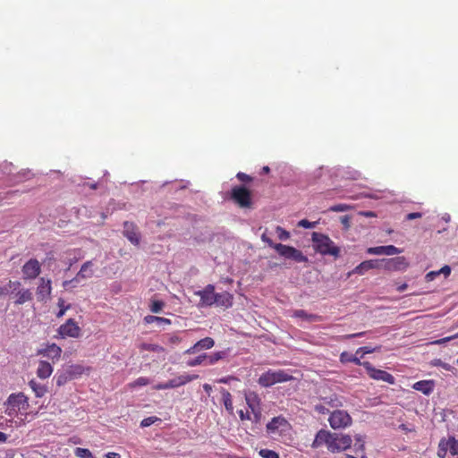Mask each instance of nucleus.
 I'll use <instances>...</instances> for the list:
<instances>
[{
    "instance_id": "f257e3e1",
    "label": "nucleus",
    "mask_w": 458,
    "mask_h": 458,
    "mask_svg": "<svg viewBox=\"0 0 458 458\" xmlns=\"http://www.w3.org/2000/svg\"><path fill=\"white\" fill-rule=\"evenodd\" d=\"M4 405V413L11 418H17L19 415L27 417L28 415L29 398L22 392L11 394Z\"/></svg>"
},
{
    "instance_id": "f03ea898",
    "label": "nucleus",
    "mask_w": 458,
    "mask_h": 458,
    "mask_svg": "<svg viewBox=\"0 0 458 458\" xmlns=\"http://www.w3.org/2000/svg\"><path fill=\"white\" fill-rule=\"evenodd\" d=\"M311 240L313 242V249L316 252L323 256H332L335 259L340 257V248L335 244L328 235L313 232L311 234Z\"/></svg>"
},
{
    "instance_id": "7ed1b4c3",
    "label": "nucleus",
    "mask_w": 458,
    "mask_h": 458,
    "mask_svg": "<svg viewBox=\"0 0 458 458\" xmlns=\"http://www.w3.org/2000/svg\"><path fill=\"white\" fill-rule=\"evenodd\" d=\"M293 377L284 369H268L260 375L258 383L262 387H269L277 383L291 381Z\"/></svg>"
},
{
    "instance_id": "20e7f679",
    "label": "nucleus",
    "mask_w": 458,
    "mask_h": 458,
    "mask_svg": "<svg viewBox=\"0 0 458 458\" xmlns=\"http://www.w3.org/2000/svg\"><path fill=\"white\" fill-rule=\"evenodd\" d=\"M292 429L291 424L283 416L274 417L267 424V432L274 438L285 437L290 435Z\"/></svg>"
},
{
    "instance_id": "39448f33",
    "label": "nucleus",
    "mask_w": 458,
    "mask_h": 458,
    "mask_svg": "<svg viewBox=\"0 0 458 458\" xmlns=\"http://www.w3.org/2000/svg\"><path fill=\"white\" fill-rule=\"evenodd\" d=\"M9 288L12 290L11 294L14 299L15 305H22L25 302L30 301L33 294L30 289L21 288L20 281H9Z\"/></svg>"
},
{
    "instance_id": "423d86ee",
    "label": "nucleus",
    "mask_w": 458,
    "mask_h": 458,
    "mask_svg": "<svg viewBox=\"0 0 458 458\" xmlns=\"http://www.w3.org/2000/svg\"><path fill=\"white\" fill-rule=\"evenodd\" d=\"M231 199L241 208L251 207V192L244 186H235L231 191Z\"/></svg>"
},
{
    "instance_id": "0eeeda50",
    "label": "nucleus",
    "mask_w": 458,
    "mask_h": 458,
    "mask_svg": "<svg viewBox=\"0 0 458 458\" xmlns=\"http://www.w3.org/2000/svg\"><path fill=\"white\" fill-rule=\"evenodd\" d=\"M352 439L349 435L333 433L329 443L328 451L340 453L351 447Z\"/></svg>"
},
{
    "instance_id": "6e6552de",
    "label": "nucleus",
    "mask_w": 458,
    "mask_h": 458,
    "mask_svg": "<svg viewBox=\"0 0 458 458\" xmlns=\"http://www.w3.org/2000/svg\"><path fill=\"white\" fill-rule=\"evenodd\" d=\"M60 338H79L81 335V329L73 318H69L57 329Z\"/></svg>"
},
{
    "instance_id": "1a4fd4ad",
    "label": "nucleus",
    "mask_w": 458,
    "mask_h": 458,
    "mask_svg": "<svg viewBox=\"0 0 458 458\" xmlns=\"http://www.w3.org/2000/svg\"><path fill=\"white\" fill-rule=\"evenodd\" d=\"M447 452L453 456L458 455V440L454 437H443L438 443L437 456L439 458H445Z\"/></svg>"
},
{
    "instance_id": "9d476101",
    "label": "nucleus",
    "mask_w": 458,
    "mask_h": 458,
    "mask_svg": "<svg viewBox=\"0 0 458 458\" xmlns=\"http://www.w3.org/2000/svg\"><path fill=\"white\" fill-rule=\"evenodd\" d=\"M362 366L365 368L368 375L372 379L383 381L390 385H394L395 383L394 377L392 374L388 373L387 371L376 369L370 362L364 361Z\"/></svg>"
},
{
    "instance_id": "9b49d317",
    "label": "nucleus",
    "mask_w": 458,
    "mask_h": 458,
    "mask_svg": "<svg viewBox=\"0 0 458 458\" xmlns=\"http://www.w3.org/2000/svg\"><path fill=\"white\" fill-rule=\"evenodd\" d=\"M330 426L334 428H346L352 424V417L343 410L334 411L328 419Z\"/></svg>"
},
{
    "instance_id": "f8f14e48",
    "label": "nucleus",
    "mask_w": 458,
    "mask_h": 458,
    "mask_svg": "<svg viewBox=\"0 0 458 458\" xmlns=\"http://www.w3.org/2000/svg\"><path fill=\"white\" fill-rule=\"evenodd\" d=\"M380 262V267L382 266L384 269L388 271H403L409 266V262L403 256H399L391 259H381Z\"/></svg>"
},
{
    "instance_id": "ddd939ff",
    "label": "nucleus",
    "mask_w": 458,
    "mask_h": 458,
    "mask_svg": "<svg viewBox=\"0 0 458 458\" xmlns=\"http://www.w3.org/2000/svg\"><path fill=\"white\" fill-rule=\"evenodd\" d=\"M195 294L200 298L199 307H210L215 304L216 292L213 284L206 285L202 290L195 292Z\"/></svg>"
},
{
    "instance_id": "4468645a",
    "label": "nucleus",
    "mask_w": 458,
    "mask_h": 458,
    "mask_svg": "<svg viewBox=\"0 0 458 458\" xmlns=\"http://www.w3.org/2000/svg\"><path fill=\"white\" fill-rule=\"evenodd\" d=\"M21 272L24 280L35 279L41 273V265L38 259H30L22 266Z\"/></svg>"
},
{
    "instance_id": "2eb2a0df",
    "label": "nucleus",
    "mask_w": 458,
    "mask_h": 458,
    "mask_svg": "<svg viewBox=\"0 0 458 458\" xmlns=\"http://www.w3.org/2000/svg\"><path fill=\"white\" fill-rule=\"evenodd\" d=\"M93 263L92 261H86L81 267L80 271L77 273L76 276L72 280H65L63 283L64 287H67L69 284H73L75 282H79L81 279H88L92 277L93 271Z\"/></svg>"
},
{
    "instance_id": "dca6fc26",
    "label": "nucleus",
    "mask_w": 458,
    "mask_h": 458,
    "mask_svg": "<svg viewBox=\"0 0 458 458\" xmlns=\"http://www.w3.org/2000/svg\"><path fill=\"white\" fill-rule=\"evenodd\" d=\"M243 395L250 414L262 411L261 399L258 393L248 390L244 391Z\"/></svg>"
},
{
    "instance_id": "f3484780",
    "label": "nucleus",
    "mask_w": 458,
    "mask_h": 458,
    "mask_svg": "<svg viewBox=\"0 0 458 458\" xmlns=\"http://www.w3.org/2000/svg\"><path fill=\"white\" fill-rule=\"evenodd\" d=\"M51 280L41 277L39 279V284L37 287L36 294L38 301L46 302L51 295L52 286Z\"/></svg>"
},
{
    "instance_id": "a211bd4d",
    "label": "nucleus",
    "mask_w": 458,
    "mask_h": 458,
    "mask_svg": "<svg viewBox=\"0 0 458 458\" xmlns=\"http://www.w3.org/2000/svg\"><path fill=\"white\" fill-rule=\"evenodd\" d=\"M37 354L47 357L55 363L61 358L62 348L56 344H49L45 348L38 350Z\"/></svg>"
},
{
    "instance_id": "6ab92c4d",
    "label": "nucleus",
    "mask_w": 458,
    "mask_h": 458,
    "mask_svg": "<svg viewBox=\"0 0 458 458\" xmlns=\"http://www.w3.org/2000/svg\"><path fill=\"white\" fill-rule=\"evenodd\" d=\"M333 433L329 430L320 429L315 436V438L311 444V447L313 449H318L323 445H325L327 449L329 446L330 440L332 438Z\"/></svg>"
},
{
    "instance_id": "aec40b11",
    "label": "nucleus",
    "mask_w": 458,
    "mask_h": 458,
    "mask_svg": "<svg viewBox=\"0 0 458 458\" xmlns=\"http://www.w3.org/2000/svg\"><path fill=\"white\" fill-rule=\"evenodd\" d=\"M403 250L394 245L369 247L367 250V253L370 255H386L393 256L402 253Z\"/></svg>"
},
{
    "instance_id": "412c9836",
    "label": "nucleus",
    "mask_w": 458,
    "mask_h": 458,
    "mask_svg": "<svg viewBox=\"0 0 458 458\" xmlns=\"http://www.w3.org/2000/svg\"><path fill=\"white\" fill-rule=\"evenodd\" d=\"M123 235L133 244L137 245L140 242V234L137 231L136 225L131 222H124L123 224Z\"/></svg>"
},
{
    "instance_id": "4be33fe9",
    "label": "nucleus",
    "mask_w": 458,
    "mask_h": 458,
    "mask_svg": "<svg viewBox=\"0 0 458 458\" xmlns=\"http://www.w3.org/2000/svg\"><path fill=\"white\" fill-rule=\"evenodd\" d=\"M215 304L225 309L231 308L233 302V295L228 292L216 293Z\"/></svg>"
},
{
    "instance_id": "5701e85b",
    "label": "nucleus",
    "mask_w": 458,
    "mask_h": 458,
    "mask_svg": "<svg viewBox=\"0 0 458 458\" xmlns=\"http://www.w3.org/2000/svg\"><path fill=\"white\" fill-rule=\"evenodd\" d=\"M215 344V341L211 337H205L198 341L193 346L185 351L186 354H192L199 352L200 350L211 349Z\"/></svg>"
},
{
    "instance_id": "b1692460",
    "label": "nucleus",
    "mask_w": 458,
    "mask_h": 458,
    "mask_svg": "<svg viewBox=\"0 0 458 458\" xmlns=\"http://www.w3.org/2000/svg\"><path fill=\"white\" fill-rule=\"evenodd\" d=\"M379 267H380V264H379L378 260L369 259V260L363 261L360 264H359L357 267H355L353 268V270L350 273V275H352V274L364 275L369 270L379 268Z\"/></svg>"
},
{
    "instance_id": "393cba45",
    "label": "nucleus",
    "mask_w": 458,
    "mask_h": 458,
    "mask_svg": "<svg viewBox=\"0 0 458 458\" xmlns=\"http://www.w3.org/2000/svg\"><path fill=\"white\" fill-rule=\"evenodd\" d=\"M198 377H199L198 375H188V374L180 375L174 378L168 380V386H170V388H176V387L182 386Z\"/></svg>"
},
{
    "instance_id": "a878e982",
    "label": "nucleus",
    "mask_w": 458,
    "mask_h": 458,
    "mask_svg": "<svg viewBox=\"0 0 458 458\" xmlns=\"http://www.w3.org/2000/svg\"><path fill=\"white\" fill-rule=\"evenodd\" d=\"M53 366L47 360H40L36 374L41 379L48 378L53 373Z\"/></svg>"
},
{
    "instance_id": "bb28decb",
    "label": "nucleus",
    "mask_w": 458,
    "mask_h": 458,
    "mask_svg": "<svg viewBox=\"0 0 458 458\" xmlns=\"http://www.w3.org/2000/svg\"><path fill=\"white\" fill-rule=\"evenodd\" d=\"M413 389L428 395L434 390V382L432 380H420L413 385Z\"/></svg>"
},
{
    "instance_id": "cd10ccee",
    "label": "nucleus",
    "mask_w": 458,
    "mask_h": 458,
    "mask_svg": "<svg viewBox=\"0 0 458 458\" xmlns=\"http://www.w3.org/2000/svg\"><path fill=\"white\" fill-rule=\"evenodd\" d=\"M220 393L222 395V402L225 405V408L226 411L233 415V397L229 391H227L225 388H221Z\"/></svg>"
},
{
    "instance_id": "c85d7f7f",
    "label": "nucleus",
    "mask_w": 458,
    "mask_h": 458,
    "mask_svg": "<svg viewBox=\"0 0 458 458\" xmlns=\"http://www.w3.org/2000/svg\"><path fill=\"white\" fill-rule=\"evenodd\" d=\"M30 387L34 392L36 397H42L46 394L47 389L45 386L36 382L34 379L29 382Z\"/></svg>"
},
{
    "instance_id": "c756f323",
    "label": "nucleus",
    "mask_w": 458,
    "mask_h": 458,
    "mask_svg": "<svg viewBox=\"0 0 458 458\" xmlns=\"http://www.w3.org/2000/svg\"><path fill=\"white\" fill-rule=\"evenodd\" d=\"M274 249L278 252L279 255H281L286 259H290L294 247L284 245L282 243H276L274 246Z\"/></svg>"
},
{
    "instance_id": "7c9ffc66",
    "label": "nucleus",
    "mask_w": 458,
    "mask_h": 458,
    "mask_svg": "<svg viewBox=\"0 0 458 458\" xmlns=\"http://www.w3.org/2000/svg\"><path fill=\"white\" fill-rule=\"evenodd\" d=\"M263 419L262 411L258 412H253L250 414V421L252 423L251 430L257 433V429L259 428L261 425V421Z\"/></svg>"
},
{
    "instance_id": "2f4dec72",
    "label": "nucleus",
    "mask_w": 458,
    "mask_h": 458,
    "mask_svg": "<svg viewBox=\"0 0 458 458\" xmlns=\"http://www.w3.org/2000/svg\"><path fill=\"white\" fill-rule=\"evenodd\" d=\"M140 351H148L153 352H165V348L161 345L148 343H142L139 345Z\"/></svg>"
},
{
    "instance_id": "473e14b6",
    "label": "nucleus",
    "mask_w": 458,
    "mask_h": 458,
    "mask_svg": "<svg viewBox=\"0 0 458 458\" xmlns=\"http://www.w3.org/2000/svg\"><path fill=\"white\" fill-rule=\"evenodd\" d=\"M144 321L146 324H152L154 322L159 325H170L171 320L169 318L148 315L144 318Z\"/></svg>"
},
{
    "instance_id": "72a5a7b5",
    "label": "nucleus",
    "mask_w": 458,
    "mask_h": 458,
    "mask_svg": "<svg viewBox=\"0 0 458 458\" xmlns=\"http://www.w3.org/2000/svg\"><path fill=\"white\" fill-rule=\"evenodd\" d=\"M340 361L343 363L352 362V363H355L356 365H360V366H362V363H363L360 361V358H358L352 354H350L346 352H344L341 353Z\"/></svg>"
},
{
    "instance_id": "f704fd0d",
    "label": "nucleus",
    "mask_w": 458,
    "mask_h": 458,
    "mask_svg": "<svg viewBox=\"0 0 458 458\" xmlns=\"http://www.w3.org/2000/svg\"><path fill=\"white\" fill-rule=\"evenodd\" d=\"M85 370L89 371V368H84L81 365H72L68 369V374L71 377H76L82 375Z\"/></svg>"
},
{
    "instance_id": "c9c22d12",
    "label": "nucleus",
    "mask_w": 458,
    "mask_h": 458,
    "mask_svg": "<svg viewBox=\"0 0 458 458\" xmlns=\"http://www.w3.org/2000/svg\"><path fill=\"white\" fill-rule=\"evenodd\" d=\"M293 316L295 318H301L308 319V320H310V321H316V320H318L319 318V317L318 315L308 314L303 310H295L293 312Z\"/></svg>"
},
{
    "instance_id": "e433bc0d",
    "label": "nucleus",
    "mask_w": 458,
    "mask_h": 458,
    "mask_svg": "<svg viewBox=\"0 0 458 458\" xmlns=\"http://www.w3.org/2000/svg\"><path fill=\"white\" fill-rule=\"evenodd\" d=\"M225 356V352H216L215 353H212L210 355H207L206 358V363L208 365H213L216 363L218 360H222Z\"/></svg>"
},
{
    "instance_id": "4c0bfd02",
    "label": "nucleus",
    "mask_w": 458,
    "mask_h": 458,
    "mask_svg": "<svg viewBox=\"0 0 458 458\" xmlns=\"http://www.w3.org/2000/svg\"><path fill=\"white\" fill-rule=\"evenodd\" d=\"M290 259L296 262H300V263L308 261V258L305 255H303V253L301 250H299L295 248L293 249Z\"/></svg>"
},
{
    "instance_id": "58836bf2",
    "label": "nucleus",
    "mask_w": 458,
    "mask_h": 458,
    "mask_svg": "<svg viewBox=\"0 0 458 458\" xmlns=\"http://www.w3.org/2000/svg\"><path fill=\"white\" fill-rule=\"evenodd\" d=\"M74 454L79 458H94L92 453L87 448L77 447Z\"/></svg>"
},
{
    "instance_id": "ea45409f",
    "label": "nucleus",
    "mask_w": 458,
    "mask_h": 458,
    "mask_svg": "<svg viewBox=\"0 0 458 458\" xmlns=\"http://www.w3.org/2000/svg\"><path fill=\"white\" fill-rule=\"evenodd\" d=\"M165 306V302L163 301L152 300L149 305V310L153 313H158L162 310Z\"/></svg>"
},
{
    "instance_id": "a19ab883",
    "label": "nucleus",
    "mask_w": 458,
    "mask_h": 458,
    "mask_svg": "<svg viewBox=\"0 0 458 458\" xmlns=\"http://www.w3.org/2000/svg\"><path fill=\"white\" fill-rule=\"evenodd\" d=\"M355 444H354V452L355 454H359L360 453V454H364V440L362 438L361 436H356L355 437Z\"/></svg>"
},
{
    "instance_id": "79ce46f5",
    "label": "nucleus",
    "mask_w": 458,
    "mask_h": 458,
    "mask_svg": "<svg viewBox=\"0 0 458 458\" xmlns=\"http://www.w3.org/2000/svg\"><path fill=\"white\" fill-rule=\"evenodd\" d=\"M259 454L262 458H280L278 453L270 449H261Z\"/></svg>"
},
{
    "instance_id": "37998d69",
    "label": "nucleus",
    "mask_w": 458,
    "mask_h": 458,
    "mask_svg": "<svg viewBox=\"0 0 458 458\" xmlns=\"http://www.w3.org/2000/svg\"><path fill=\"white\" fill-rule=\"evenodd\" d=\"M157 421H161V419L157 416H150V417L145 418L141 420L140 427L147 428Z\"/></svg>"
},
{
    "instance_id": "c03bdc74",
    "label": "nucleus",
    "mask_w": 458,
    "mask_h": 458,
    "mask_svg": "<svg viewBox=\"0 0 458 458\" xmlns=\"http://www.w3.org/2000/svg\"><path fill=\"white\" fill-rule=\"evenodd\" d=\"M329 400L327 401V403H328L333 408H338L343 406V401L341 397H338L337 395H333L328 398Z\"/></svg>"
},
{
    "instance_id": "a18cd8bd",
    "label": "nucleus",
    "mask_w": 458,
    "mask_h": 458,
    "mask_svg": "<svg viewBox=\"0 0 458 458\" xmlns=\"http://www.w3.org/2000/svg\"><path fill=\"white\" fill-rule=\"evenodd\" d=\"M276 231L277 233V236L281 241H286L290 238V233L284 230L281 226H276Z\"/></svg>"
},
{
    "instance_id": "49530a36",
    "label": "nucleus",
    "mask_w": 458,
    "mask_h": 458,
    "mask_svg": "<svg viewBox=\"0 0 458 458\" xmlns=\"http://www.w3.org/2000/svg\"><path fill=\"white\" fill-rule=\"evenodd\" d=\"M149 384V379L145 377H140L136 380H134L132 383H131V386H148Z\"/></svg>"
},
{
    "instance_id": "de8ad7c7",
    "label": "nucleus",
    "mask_w": 458,
    "mask_h": 458,
    "mask_svg": "<svg viewBox=\"0 0 458 458\" xmlns=\"http://www.w3.org/2000/svg\"><path fill=\"white\" fill-rule=\"evenodd\" d=\"M206 358H207V354L199 355V356L196 357L195 359L190 360L188 362V365L191 367H195V366L200 365L206 360Z\"/></svg>"
},
{
    "instance_id": "09e8293b",
    "label": "nucleus",
    "mask_w": 458,
    "mask_h": 458,
    "mask_svg": "<svg viewBox=\"0 0 458 458\" xmlns=\"http://www.w3.org/2000/svg\"><path fill=\"white\" fill-rule=\"evenodd\" d=\"M349 208H350V207L346 204H337V205H334V206L330 207L329 210L333 211V212H344V211L348 210Z\"/></svg>"
},
{
    "instance_id": "8fccbe9b",
    "label": "nucleus",
    "mask_w": 458,
    "mask_h": 458,
    "mask_svg": "<svg viewBox=\"0 0 458 458\" xmlns=\"http://www.w3.org/2000/svg\"><path fill=\"white\" fill-rule=\"evenodd\" d=\"M58 306L60 307V310L56 314V317L61 318L65 314L66 310L69 309V306L64 307V301L63 299H59Z\"/></svg>"
},
{
    "instance_id": "3c124183",
    "label": "nucleus",
    "mask_w": 458,
    "mask_h": 458,
    "mask_svg": "<svg viewBox=\"0 0 458 458\" xmlns=\"http://www.w3.org/2000/svg\"><path fill=\"white\" fill-rule=\"evenodd\" d=\"M318 222H310L307 219H302L298 223V225L303 228H314Z\"/></svg>"
},
{
    "instance_id": "603ef678",
    "label": "nucleus",
    "mask_w": 458,
    "mask_h": 458,
    "mask_svg": "<svg viewBox=\"0 0 458 458\" xmlns=\"http://www.w3.org/2000/svg\"><path fill=\"white\" fill-rule=\"evenodd\" d=\"M236 177L239 181L242 182H250L252 181V178L245 174V173H242V172H239L237 174H236Z\"/></svg>"
},
{
    "instance_id": "864d4df0",
    "label": "nucleus",
    "mask_w": 458,
    "mask_h": 458,
    "mask_svg": "<svg viewBox=\"0 0 458 458\" xmlns=\"http://www.w3.org/2000/svg\"><path fill=\"white\" fill-rule=\"evenodd\" d=\"M239 418L242 421L250 420V412L249 411H244L243 410H240L238 411Z\"/></svg>"
},
{
    "instance_id": "5fc2aeb1",
    "label": "nucleus",
    "mask_w": 458,
    "mask_h": 458,
    "mask_svg": "<svg viewBox=\"0 0 458 458\" xmlns=\"http://www.w3.org/2000/svg\"><path fill=\"white\" fill-rule=\"evenodd\" d=\"M456 338H458V333H457V334H455V335H454L447 336V337H445V338H441V339H439V340H437V341H435V342H434V344H445V343H446V342H449V341H451V340H453V339H456Z\"/></svg>"
},
{
    "instance_id": "6e6d98bb",
    "label": "nucleus",
    "mask_w": 458,
    "mask_h": 458,
    "mask_svg": "<svg viewBox=\"0 0 458 458\" xmlns=\"http://www.w3.org/2000/svg\"><path fill=\"white\" fill-rule=\"evenodd\" d=\"M315 411H318L320 414H327V413L329 412V410L326 406H324L322 404L315 405Z\"/></svg>"
},
{
    "instance_id": "4d7b16f0",
    "label": "nucleus",
    "mask_w": 458,
    "mask_h": 458,
    "mask_svg": "<svg viewBox=\"0 0 458 458\" xmlns=\"http://www.w3.org/2000/svg\"><path fill=\"white\" fill-rule=\"evenodd\" d=\"M420 217H422V213L420 212H412L406 215V220H413Z\"/></svg>"
},
{
    "instance_id": "13d9d810",
    "label": "nucleus",
    "mask_w": 458,
    "mask_h": 458,
    "mask_svg": "<svg viewBox=\"0 0 458 458\" xmlns=\"http://www.w3.org/2000/svg\"><path fill=\"white\" fill-rule=\"evenodd\" d=\"M364 335H365V332H360V333H356V334H350V335H344L343 339H352V338L363 336Z\"/></svg>"
},
{
    "instance_id": "bf43d9fd",
    "label": "nucleus",
    "mask_w": 458,
    "mask_h": 458,
    "mask_svg": "<svg viewBox=\"0 0 458 458\" xmlns=\"http://www.w3.org/2000/svg\"><path fill=\"white\" fill-rule=\"evenodd\" d=\"M261 239L264 242L267 243L273 249H274V246L276 244V243H274L273 241L266 235V233L262 234Z\"/></svg>"
},
{
    "instance_id": "052dcab7",
    "label": "nucleus",
    "mask_w": 458,
    "mask_h": 458,
    "mask_svg": "<svg viewBox=\"0 0 458 458\" xmlns=\"http://www.w3.org/2000/svg\"><path fill=\"white\" fill-rule=\"evenodd\" d=\"M373 349L368 347V346H364V347H360L357 350V353L359 352H362V354H367V353H371L373 352Z\"/></svg>"
},
{
    "instance_id": "680f3d73",
    "label": "nucleus",
    "mask_w": 458,
    "mask_h": 458,
    "mask_svg": "<svg viewBox=\"0 0 458 458\" xmlns=\"http://www.w3.org/2000/svg\"><path fill=\"white\" fill-rule=\"evenodd\" d=\"M154 389H156V390L170 389V386H168V381L165 383H161V384L155 386Z\"/></svg>"
},
{
    "instance_id": "e2e57ef3",
    "label": "nucleus",
    "mask_w": 458,
    "mask_h": 458,
    "mask_svg": "<svg viewBox=\"0 0 458 458\" xmlns=\"http://www.w3.org/2000/svg\"><path fill=\"white\" fill-rule=\"evenodd\" d=\"M437 272H439V275L440 274H445V276H449L450 273H451V268L450 267L448 266H444L440 270H438Z\"/></svg>"
},
{
    "instance_id": "0e129e2a",
    "label": "nucleus",
    "mask_w": 458,
    "mask_h": 458,
    "mask_svg": "<svg viewBox=\"0 0 458 458\" xmlns=\"http://www.w3.org/2000/svg\"><path fill=\"white\" fill-rule=\"evenodd\" d=\"M438 275H439V272H437V271H431V272H429V273H428L426 275V278L428 279V281H431V280H433Z\"/></svg>"
},
{
    "instance_id": "69168bd1",
    "label": "nucleus",
    "mask_w": 458,
    "mask_h": 458,
    "mask_svg": "<svg viewBox=\"0 0 458 458\" xmlns=\"http://www.w3.org/2000/svg\"><path fill=\"white\" fill-rule=\"evenodd\" d=\"M234 379H236V377L230 376V377H222V378H220V379L218 380V382H219V383L227 384V383H229V382H230V380H234Z\"/></svg>"
},
{
    "instance_id": "338daca9",
    "label": "nucleus",
    "mask_w": 458,
    "mask_h": 458,
    "mask_svg": "<svg viewBox=\"0 0 458 458\" xmlns=\"http://www.w3.org/2000/svg\"><path fill=\"white\" fill-rule=\"evenodd\" d=\"M9 286H0V296L6 295L9 293Z\"/></svg>"
},
{
    "instance_id": "774afa93",
    "label": "nucleus",
    "mask_w": 458,
    "mask_h": 458,
    "mask_svg": "<svg viewBox=\"0 0 458 458\" xmlns=\"http://www.w3.org/2000/svg\"><path fill=\"white\" fill-rule=\"evenodd\" d=\"M106 458H121V455L118 453L109 452L106 454Z\"/></svg>"
}]
</instances>
